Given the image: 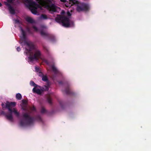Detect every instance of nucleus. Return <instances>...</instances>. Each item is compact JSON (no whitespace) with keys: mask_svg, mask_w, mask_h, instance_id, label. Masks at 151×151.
<instances>
[{"mask_svg":"<svg viewBox=\"0 0 151 151\" xmlns=\"http://www.w3.org/2000/svg\"><path fill=\"white\" fill-rule=\"evenodd\" d=\"M20 30L21 34L19 35L20 38L19 43L22 46H25V51L24 53L26 55H29L26 58V60L29 63L33 64L37 62L39 59H41L49 65L55 75L60 74V72L55 65L54 64L50 65L47 60L42 57L40 51L34 48L32 43L26 38V32L21 27H20Z\"/></svg>","mask_w":151,"mask_h":151,"instance_id":"1","label":"nucleus"},{"mask_svg":"<svg viewBox=\"0 0 151 151\" xmlns=\"http://www.w3.org/2000/svg\"><path fill=\"white\" fill-rule=\"evenodd\" d=\"M35 0L39 4L31 0H25L26 5L34 14L38 15V13L37 12V10L38 9L42 10V7L47 9L52 12H58L60 10L59 7L52 4L54 0Z\"/></svg>","mask_w":151,"mask_h":151,"instance_id":"2","label":"nucleus"},{"mask_svg":"<svg viewBox=\"0 0 151 151\" xmlns=\"http://www.w3.org/2000/svg\"><path fill=\"white\" fill-rule=\"evenodd\" d=\"M22 104L21 105L22 108L23 110L26 111L27 112L23 114V119L21 120L20 122V125L21 126L32 125L36 119L39 121H42L41 117L39 115L37 116L35 118L32 116L33 115V112L36 111V108L34 106H28L27 102L25 100H22Z\"/></svg>","mask_w":151,"mask_h":151,"instance_id":"3","label":"nucleus"},{"mask_svg":"<svg viewBox=\"0 0 151 151\" xmlns=\"http://www.w3.org/2000/svg\"><path fill=\"white\" fill-rule=\"evenodd\" d=\"M15 102L6 101L5 103H2L1 105L3 109H8L9 113L5 114L4 111H2L1 114L5 116L8 120L12 121L13 119L12 113H13L17 116L18 117L19 116V113L16 109L14 107L16 105Z\"/></svg>","mask_w":151,"mask_h":151,"instance_id":"4","label":"nucleus"},{"mask_svg":"<svg viewBox=\"0 0 151 151\" xmlns=\"http://www.w3.org/2000/svg\"><path fill=\"white\" fill-rule=\"evenodd\" d=\"M69 17H62L60 15H57L55 18V21L63 26L65 27H73L74 24L73 21L71 20L70 13L68 12Z\"/></svg>","mask_w":151,"mask_h":151,"instance_id":"5","label":"nucleus"},{"mask_svg":"<svg viewBox=\"0 0 151 151\" xmlns=\"http://www.w3.org/2000/svg\"><path fill=\"white\" fill-rule=\"evenodd\" d=\"M65 5L66 7L70 8L73 5L77 6L76 9L78 12L87 11L90 8V6L88 4L83 3L79 5V3L76 0H69V3L66 2Z\"/></svg>","mask_w":151,"mask_h":151,"instance_id":"6","label":"nucleus"},{"mask_svg":"<svg viewBox=\"0 0 151 151\" xmlns=\"http://www.w3.org/2000/svg\"><path fill=\"white\" fill-rule=\"evenodd\" d=\"M33 28L34 31L37 32H38L40 31V34L42 36H45L48 35L46 32L47 27L44 26H41L40 29H39L35 26H33Z\"/></svg>","mask_w":151,"mask_h":151,"instance_id":"7","label":"nucleus"},{"mask_svg":"<svg viewBox=\"0 0 151 151\" xmlns=\"http://www.w3.org/2000/svg\"><path fill=\"white\" fill-rule=\"evenodd\" d=\"M12 1V0H7V1H4V3L5 5L8 6L10 13L12 14H15V11L10 4Z\"/></svg>","mask_w":151,"mask_h":151,"instance_id":"8","label":"nucleus"},{"mask_svg":"<svg viewBox=\"0 0 151 151\" xmlns=\"http://www.w3.org/2000/svg\"><path fill=\"white\" fill-rule=\"evenodd\" d=\"M32 91L34 93L40 94L42 93V89L41 86L38 85L37 86H36L33 88Z\"/></svg>","mask_w":151,"mask_h":151,"instance_id":"9","label":"nucleus"},{"mask_svg":"<svg viewBox=\"0 0 151 151\" xmlns=\"http://www.w3.org/2000/svg\"><path fill=\"white\" fill-rule=\"evenodd\" d=\"M25 19L27 22L29 23H33L35 22L34 20L32 18L30 17H27Z\"/></svg>","mask_w":151,"mask_h":151,"instance_id":"10","label":"nucleus"},{"mask_svg":"<svg viewBox=\"0 0 151 151\" xmlns=\"http://www.w3.org/2000/svg\"><path fill=\"white\" fill-rule=\"evenodd\" d=\"M47 19V16L44 14H42L38 18L39 20L46 19Z\"/></svg>","mask_w":151,"mask_h":151,"instance_id":"11","label":"nucleus"},{"mask_svg":"<svg viewBox=\"0 0 151 151\" xmlns=\"http://www.w3.org/2000/svg\"><path fill=\"white\" fill-rule=\"evenodd\" d=\"M16 98L18 100H20L22 99V96L20 93H17L16 95Z\"/></svg>","mask_w":151,"mask_h":151,"instance_id":"12","label":"nucleus"},{"mask_svg":"<svg viewBox=\"0 0 151 151\" xmlns=\"http://www.w3.org/2000/svg\"><path fill=\"white\" fill-rule=\"evenodd\" d=\"M30 84L31 86H34V87L38 86V85L36 84L34 82L32 81H30Z\"/></svg>","mask_w":151,"mask_h":151,"instance_id":"13","label":"nucleus"},{"mask_svg":"<svg viewBox=\"0 0 151 151\" xmlns=\"http://www.w3.org/2000/svg\"><path fill=\"white\" fill-rule=\"evenodd\" d=\"M49 85L47 84V86H44L43 88H42V90L47 91L49 89Z\"/></svg>","mask_w":151,"mask_h":151,"instance_id":"14","label":"nucleus"},{"mask_svg":"<svg viewBox=\"0 0 151 151\" xmlns=\"http://www.w3.org/2000/svg\"><path fill=\"white\" fill-rule=\"evenodd\" d=\"M42 78V80L43 81L45 82H47L48 81V79L46 76L44 75Z\"/></svg>","mask_w":151,"mask_h":151,"instance_id":"15","label":"nucleus"},{"mask_svg":"<svg viewBox=\"0 0 151 151\" xmlns=\"http://www.w3.org/2000/svg\"><path fill=\"white\" fill-rule=\"evenodd\" d=\"M26 30L27 32L29 34H31L32 33V32L31 31L30 28L27 27L26 28Z\"/></svg>","mask_w":151,"mask_h":151,"instance_id":"16","label":"nucleus"},{"mask_svg":"<svg viewBox=\"0 0 151 151\" xmlns=\"http://www.w3.org/2000/svg\"><path fill=\"white\" fill-rule=\"evenodd\" d=\"M46 112L47 111L43 107H42L41 109V113L42 114H44L46 113Z\"/></svg>","mask_w":151,"mask_h":151,"instance_id":"17","label":"nucleus"},{"mask_svg":"<svg viewBox=\"0 0 151 151\" xmlns=\"http://www.w3.org/2000/svg\"><path fill=\"white\" fill-rule=\"evenodd\" d=\"M65 92L67 94H70L71 93V92L69 89L68 88L66 89L65 91Z\"/></svg>","mask_w":151,"mask_h":151,"instance_id":"18","label":"nucleus"},{"mask_svg":"<svg viewBox=\"0 0 151 151\" xmlns=\"http://www.w3.org/2000/svg\"><path fill=\"white\" fill-rule=\"evenodd\" d=\"M37 74L39 76H40L41 77H42L44 76L43 73L40 71L38 72Z\"/></svg>","mask_w":151,"mask_h":151,"instance_id":"19","label":"nucleus"},{"mask_svg":"<svg viewBox=\"0 0 151 151\" xmlns=\"http://www.w3.org/2000/svg\"><path fill=\"white\" fill-rule=\"evenodd\" d=\"M35 71L36 72H38L39 71H40V70H39V68H38V67H35Z\"/></svg>","mask_w":151,"mask_h":151,"instance_id":"20","label":"nucleus"},{"mask_svg":"<svg viewBox=\"0 0 151 151\" xmlns=\"http://www.w3.org/2000/svg\"><path fill=\"white\" fill-rule=\"evenodd\" d=\"M13 20L14 22L15 23H19V21L17 19H13Z\"/></svg>","mask_w":151,"mask_h":151,"instance_id":"21","label":"nucleus"},{"mask_svg":"<svg viewBox=\"0 0 151 151\" xmlns=\"http://www.w3.org/2000/svg\"><path fill=\"white\" fill-rule=\"evenodd\" d=\"M17 50L18 52L19 51L21 50V49L19 47H17Z\"/></svg>","mask_w":151,"mask_h":151,"instance_id":"22","label":"nucleus"},{"mask_svg":"<svg viewBox=\"0 0 151 151\" xmlns=\"http://www.w3.org/2000/svg\"><path fill=\"white\" fill-rule=\"evenodd\" d=\"M48 102L49 103L51 104V99H48Z\"/></svg>","mask_w":151,"mask_h":151,"instance_id":"23","label":"nucleus"},{"mask_svg":"<svg viewBox=\"0 0 151 151\" xmlns=\"http://www.w3.org/2000/svg\"><path fill=\"white\" fill-rule=\"evenodd\" d=\"M61 14H63L65 13V12L64 11H62L61 12Z\"/></svg>","mask_w":151,"mask_h":151,"instance_id":"24","label":"nucleus"},{"mask_svg":"<svg viewBox=\"0 0 151 151\" xmlns=\"http://www.w3.org/2000/svg\"><path fill=\"white\" fill-rule=\"evenodd\" d=\"M60 0L61 2H65V0Z\"/></svg>","mask_w":151,"mask_h":151,"instance_id":"25","label":"nucleus"},{"mask_svg":"<svg viewBox=\"0 0 151 151\" xmlns=\"http://www.w3.org/2000/svg\"><path fill=\"white\" fill-rule=\"evenodd\" d=\"M2 5L1 4L0 2V7Z\"/></svg>","mask_w":151,"mask_h":151,"instance_id":"26","label":"nucleus"}]
</instances>
